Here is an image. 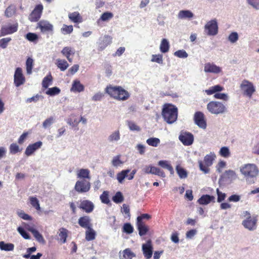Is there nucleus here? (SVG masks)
<instances>
[{"label": "nucleus", "mask_w": 259, "mask_h": 259, "mask_svg": "<svg viewBox=\"0 0 259 259\" xmlns=\"http://www.w3.org/2000/svg\"><path fill=\"white\" fill-rule=\"evenodd\" d=\"M240 170L246 182L249 184L254 183V180L259 172L257 166L252 163L244 164L240 167Z\"/></svg>", "instance_id": "nucleus-1"}, {"label": "nucleus", "mask_w": 259, "mask_h": 259, "mask_svg": "<svg viewBox=\"0 0 259 259\" xmlns=\"http://www.w3.org/2000/svg\"><path fill=\"white\" fill-rule=\"evenodd\" d=\"M17 214L21 218V219L27 220V221H31L32 220V217L29 215L25 213L24 211L22 210H18L17 211Z\"/></svg>", "instance_id": "nucleus-54"}, {"label": "nucleus", "mask_w": 259, "mask_h": 259, "mask_svg": "<svg viewBox=\"0 0 259 259\" xmlns=\"http://www.w3.org/2000/svg\"><path fill=\"white\" fill-rule=\"evenodd\" d=\"M38 27L40 29L42 32H46L49 31H53V26L49 22L46 21H41L38 24Z\"/></svg>", "instance_id": "nucleus-23"}, {"label": "nucleus", "mask_w": 259, "mask_h": 259, "mask_svg": "<svg viewBox=\"0 0 259 259\" xmlns=\"http://www.w3.org/2000/svg\"><path fill=\"white\" fill-rule=\"evenodd\" d=\"M215 157V154L213 152H210L209 154H207L204 158L203 162L201 160L198 161L200 169L204 174L209 173L208 167L212 164Z\"/></svg>", "instance_id": "nucleus-6"}, {"label": "nucleus", "mask_w": 259, "mask_h": 259, "mask_svg": "<svg viewBox=\"0 0 259 259\" xmlns=\"http://www.w3.org/2000/svg\"><path fill=\"white\" fill-rule=\"evenodd\" d=\"M222 68L213 63H206L204 64V71L205 73L218 74L222 72Z\"/></svg>", "instance_id": "nucleus-18"}, {"label": "nucleus", "mask_w": 259, "mask_h": 259, "mask_svg": "<svg viewBox=\"0 0 259 259\" xmlns=\"http://www.w3.org/2000/svg\"><path fill=\"white\" fill-rule=\"evenodd\" d=\"M79 208L84 210L86 212L90 213L93 210L94 205L93 202L89 200H83L80 202Z\"/></svg>", "instance_id": "nucleus-22"}, {"label": "nucleus", "mask_w": 259, "mask_h": 259, "mask_svg": "<svg viewBox=\"0 0 259 259\" xmlns=\"http://www.w3.org/2000/svg\"><path fill=\"white\" fill-rule=\"evenodd\" d=\"M33 65V60L29 57L26 61V72L28 74L32 73V69Z\"/></svg>", "instance_id": "nucleus-44"}, {"label": "nucleus", "mask_w": 259, "mask_h": 259, "mask_svg": "<svg viewBox=\"0 0 259 259\" xmlns=\"http://www.w3.org/2000/svg\"><path fill=\"white\" fill-rule=\"evenodd\" d=\"M18 24L16 23L13 24H9L3 25L0 30V37L9 34H13L17 31Z\"/></svg>", "instance_id": "nucleus-11"}, {"label": "nucleus", "mask_w": 259, "mask_h": 259, "mask_svg": "<svg viewBox=\"0 0 259 259\" xmlns=\"http://www.w3.org/2000/svg\"><path fill=\"white\" fill-rule=\"evenodd\" d=\"M31 233L38 242L42 243H44L45 242V240L42 235L36 229L32 230V232Z\"/></svg>", "instance_id": "nucleus-46"}, {"label": "nucleus", "mask_w": 259, "mask_h": 259, "mask_svg": "<svg viewBox=\"0 0 259 259\" xmlns=\"http://www.w3.org/2000/svg\"><path fill=\"white\" fill-rule=\"evenodd\" d=\"M25 82V78L23 74L22 69L17 67L14 73V83L16 87H18L23 84Z\"/></svg>", "instance_id": "nucleus-12"}, {"label": "nucleus", "mask_w": 259, "mask_h": 259, "mask_svg": "<svg viewBox=\"0 0 259 259\" xmlns=\"http://www.w3.org/2000/svg\"><path fill=\"white\" fill-rule=\"evenodd\" d=\"M179 139L184 145L190 146L193 143L194 136L189 132H181L179 136Z\"/></svg>", "instance_id": "nucleus-13"}, {"label": "nucleus", "mask_w": 259, "mask_h": 259, "mask_svg": "<svg viewBox=\"0 0 259 259\" xmlns=\"http://www.w3.org/2000/svg\"><path fill=\"white\" fill-rule=\"evenodd\" d=\"M194 120L195 123L199 127L204 130L206 128V122L204 118V115L202 112L200 111L195 112L194 116Z\"/></svg>", "instance_id": "nucleus-16"}, {"label": "nucleus", "mask_w": 259, "mask_h": 259, "mask_svg": "<svg viewBox=\"0 0 259 259\" xmlns=\"http://www.w3.org/2000/svg\"><path fill=\"white\" fill-rule=\"evenodd\" d=\"M120 139V133L118 130L112 132L107 138V140L110 143H117Z\"/></svg>", "instance_id": "nucleus-27"}, {"label": "nucleus", "mask_w": 259, "mask_h": 259, "mask_svg": "<svg viewBox=\"0 0 259 259\" xmlns=\"http://www.w3.org/2000/svg\"><path fill=\"white\" fill-rule=\"evenodd\" d=\"M61 92V90L58 87H55L51 88H49L46 91V94L53 96L59 94Z\"/></svg>", "instance_id": "nucleus-49"}, {"label": "nucleus", "mask_w": 259, "mask_h": 259, "mask_svg": "<svg viewBox=\"0 0 259 259\" xmlns=\"http://www.w3.org/2000/svg\"><path fill=\"white\" fill-rule=\"evenodd\" d=\"M105 92L111 97L119 101H125L130 96L127 91L119 86H108L105 89Z\"/></svg>", "instance_id": "nucleus-2"}, {"label": "nucleus", "mask_w": 259, "mask_h": 259, "mask_svg": "<svg viewBox=\"0 0 259 259\" xmlns=\"http://www.w3.org/2000/svg\"><path fill=\"white\" fill-rule=\"evenodd\" d=\"M29 200L31 205L35 208L37 210H40V207L38 200L34 197H30Z\"/></svg>", "instance_id": "nucleus-48"}, {"label": "nucleus", "mask_w": 259, "mask_h": 259, "mask_svg": "<svg viewBox=\"0 0 259 259\" xmlns=\"http://www.w3.org/2000/svg\"><path fill=\"white\" fill-rule=\"evenodd\" d=\"M42 145V143L41 141H38L29 145L26 148L25 154L27 156L31 155L36 150L39 149Z\"/></svg>", "instance_id": "nucleus-20"}, {"label": "nucleus", "mask_w": 259, "mask_h": 259, "mask_svg": "<svg viewBox=\"0 0 259 259\" xmlns=\"http://www.w3.org/2000/svg\"><path fill=\"white\" fill-rule=\"evenodd\" d=\"M130 171V169L123 170L117 174V180L118 182L122 184L124 179L127 177L128 173Z\"/></svg>", "instance_id": "nucleus-40"}, {"label": "nucleus", "mask_w": 259, "mask_h": 259, "mask_svg": "<svg viewBox=\"0 0 259 259\" xmlns=\"http://www.w3.org/2000/svg\"><path fill=\"white\" fill-rule=\"evenodd\" d=\"M17 231L25 239H30V236L29 234L21 227L17 228Z\"/></svg>", "instance_id": "nucleus-61"}, {"label": "nucleus", "mask_w": 259, "mask_h": 259, "mask_svg": "<svg viewBox=\"0 0 259 259\" xmlns=\"http://www.w3.org/2000/svg\"><path fill=\"white\" fill-rule=\"evenodd\" d=\"M219 154L225 158L229 157L230 152L229 148L226 146L222 147L219 151Z\"/></svg>", "instance_id": "nucleus-52"}, {"label": "nucleus", "mask_w": 259, "mask_h": 259, "mask_svg": "<svg viewBox=\"0 0 259 259\" xmlns=\"http://www.w3.org/2000/svg\"><path fill=\"white\" fill-rule=\"evenodd\" d=\"M207 110L212 114H223L227 111L226 106L219 101H210L207 104Z\"/></svg>", "instance_id": "nucleus-4"}, {"label": "nucleus", "mask_w": 259, "mask_h": 259, "mask_svg": "<svg viewBox=\"0 0 259 259\" xmlns=\"http://www.w3.org/2000/svg\"><path fill=\"white\" fill-rule=\"evenodd\" d=\"M11 37H5L0 39V48L4 49H6L8 44L11 41Z\"/></svg>", "instance_id": "nucleus-58"}, {"label": "nucleus", "mask_w": 259, "mask_h": 259, "mask_svg": "<svg viewBox=\"0 0 259 259\" xmlns=\"http://www.w3.org/2000/svg\"><path fill=\"white\" fill-rule=\"evenodd\" d=\"M169 49V43L167 39L163 38L160 45V50L163 53H167Z\"/></svg>", "instance_id": "nucleus-32"}, {"label": "nucleus", "mask_w": 259, "mask_h": 259, "mask_svg": "<svg viewBox=\"0 0 259 259\" xmlns=\"http://www.w3.org/2000/svg\"><path fill=\"white\" fill-rule=\"evenodd\" d=\"M91 220L88 216H83L78 219V224L83 228L88 229L92 227Z\"/></svg>", "instance_id": "nucleus-25"}, {"label": "nucleus", "mask_w": 259, "mask_h": 259, "mask_svg": "<svg viewBox=\"0 0 259 259\" xmlns=\"http://www.w3.org/2000/svg\"><path fill=\"white\" fill-rule=\"evenodd\" d=\"M124 200L123 196L120 192L116 193L114 196L112 197V200L116 203H120Z\"/></svg>", "instance_id": "nucleus-50"}, {"label": "nucleus", "mask_w": 259, "mask_h": 259, "mask_svg": "<svg viewBox=\"0 0 259 259\" xmlns=\"http://www.w3.org/2000/svg\"><path fill=\"white\" fill-rule=\"evenodd\" d=\"M204 31L207 35L214 36L218 33V25L216 19L207 22L204 26Z\"/></svg>", "instance_id": "nucleus-8"}, {"label": "nucleus", "mask_w": 259, "mask_h": 259, "mask_svg": "<svg viewBox=\"0 0 259 259\" xmlns=\"http://www.w3.org/2000/svg\"><path fill=\"white\" fill-rule=\"evenodd\" d=\"M25 38L29 41L36 43L38 39V36L35 33L28 32L26 34Z\"/></svg>", "instance_id": "nucleus-42"}, {"label": "nucleus", "mask_w": 259, "mask_h": 259, "mask_svg": "<svg viewBox=\"0 0 259 259\" xmlns=\"http://www.w3.org/2000/svg\"><path fill=\"white\" fill-rule=\"evenodd\" d=\"M74 50L70 47H65L61 51V53L66 58H68L71 55H74Z\"/></svg>", "instance_id": "nucleus-43"}, {"label": "nucleus", "mask_w": 259, "mask_h": 259, "mask_svg": "<svg viewBox=\"0 0 259 259\" xmlns=\"http://www.w3.org/2000/svg\"><path fill=\"white\" fill-rule=\"evenodd\" d=\"M174 55L180 58H186L188 55L184 50H178L174 53Z\"/></svg>", "instance_id": "nucleus-60"}, {"label": "nucleus", "mask_w": 259, "mask_h": 259, "mask_svg": "<svg viewBox=\"0 0 259 259\" xmlns=\"http://www.w3.org/2000/svg\"><path fill=\"white\" fill-rule=\"evenodd\" d=\"M53 81V77L50 73L45 77L42 81V86L45 89H47L48 87L52 84Z\"/></svg>", "instance_id": "nucleus-39"}, {"label": "nucleus", "mask_w": 259, "mask_h": 259, "mask_svg": "<svg viewBox=\"0 0 259 259\" xmlns=\"http://www.w3.org/2000/svg\"><path fill=\"white\" fill-rule=\"evenodd\" d=\"M73 28L72 25H67L64 24L62 28L61 29V31L63 34H69L72 33Z\"/></svg>", "instance_id": "nucleus-51"}, {"label": "nucleus", "mask_w": 259, "mask_h": 259, "mask_svg": "<svg viewBox=\"0 0 259 259\" xmlns=\"http://www.w3.org/2000/svg\"><path fill=\"white\" fill-rule=\"evenodd\" d=\"M123 256L125 259H132L136 257V254L131 249L126 248L123 251Z\"/></svg>", "instance_id": "nucleus-45"}, {"label": "nucleus", "mask_w": 259, "mask_h": 259, "mask_svg": "<svg viewBox=\"0 0 259 259\" xmlns=\"http://www.w3.org/2000/svg\"><path fill=\"white\" fill-rule=\"evenodd\" d=\"M0 249L2 250L7 251H13L14 249V245L11 243H5L4 241L0 242Z\"/></svg>", "instance_id": "nucleus-34"}, {"label": "nucleus", "mask_w": 259, "mask_h": 259, "mask_svg": "<svg viewBox=\"0 0 259 259\" xmlns=\"http://www.w3.org/2000/svg\"><path fill=\"white\" fill-rule=\"evenodd\" d=\"M143 171L146 174L157 175L161 178H165V173L162 170L152 165L145 166L143 169Z\"/></svg>", "instance_id": "nucleus-15"}, {"label": "nucleus", "mask_w": 259, "mask_h": 259, "mask_svg": "<svg viewBox=\"0 0 259 259\" xmlns=\"http://www.w3.org/2000/svg\"><path fill=\"white\" fill-rule=\"evenodd\" d=\"M160 141L157 138H150L147 140L146 143L151 146L157 147L160 143Z\"/></svg>", "instance_id": "nucleus-47"}, {"label": "nucleus", "mask_w": 259, "mask_h": 259, "mask_svg": "<svg viewBox=\"0 0 259 259\" xmlns=\"http://www.w3.org/2000/svg\"><path fill=\"white\" fill-rule=\"evenodd\" d=\"M112 38L108 35H105L99 39V47L101 50H104L106 47L112 42Z\"/></svg>", "instance_id": "nucleus-21"}, {"label": "nucleus", "mask_w": 259, "mask_h": 259, "mask_svg": "<svg viewBox=\"0 0 259 259\" xmlns=\"http://www.w3.org/2000/svg\"><path fill=\"white\" fill-rule=\"evenodd\" d=\"M96 232L91 227L87 229L85 231V239L88 241H92L95 239Z\"/></svg>", "instance_id": "nucleus-31"}, {"label": "nucleus", "mask_w": 259, "mask_h": 259, "mask_svg": "<svg viewBox=\"0 0 259 259\" xmlns=\"http://www.w3.org/2000/svg\"><path fill=\"white\" fill-rule=\"evenodd\" d=\"M240 88L243 95L249 98H251L255 92V87L253 83L246 79L242 81Z\"/></svg>", "instance_id": "nucleus-7"}, {"label": "nucleus", "mask_w": 259, "mask_h": 259, "mask_svg": "<svg viewBox=\"0 0 259 259\" xmlns=\"http://www.w3.org/2000/svg\"><path fill=\"white\" fill-rule=\"evenodd\" d=\"M68 17L69 19L74 23H80L82 21V18L78 12L69 13Z\"/></svg>", "instance_id": "nucleus-29"}, {"label": "nucleus", "mask_w": 259, "mask_h": 259, "mask_svg": "<svg viewBox=\"0 0 259 259\" xmlns=\"http://www.w3.org/2000/svg\"><path fill=\"white\" fill-rule=\"evenodd\" d=\"M90 171L88 169L81 168L78 170L77 177L80 179H87L90 180L91 177L90 176Z\"/></svg>", "instance_id": "nucleus-30"}, {"label": "nucleus", "mask_w": 259, "mask_h": 259, "mask_svg": "<svg viewBox=\"0 0 259 259\" xmlns=\"http://www.w3.org/2000/svg\"><path fill=\"white\" fill-rule=\"evenodd\" d=\"M177 17L179 19L191 20L194 17V14L190 10H181L179 11Z\"/></svg>", "instance_id": "nucleus-26"}, {"label": "nucleus", "mask_w": 259, "mask_h": 259, "mask_svg": "<svg viewBox=\"0 0 259 259\" xmlns=\"http://www.w3.org/2000/svg\"><path fill=\"white\" fill-rule=\"evenodd\" d=\"M236 178L235 172L232 170H226L223 173L219 180L220 182H229Z\"/></svg>", "instance_id": "nucleus-19"}, {"label": "nucleus", "mask_w": 259, "mask_h": 259, "mask_svg": "<svg viewBox=\"0 0 259 259\" xmlns=\"http://www.w3.org/2000/svg\"><path fill=\"white\" fill-rule=\"evenodd\" d=\"M120 155H117L113 158L112 160V164L114 167H117L122 164L123 162L120 159Z\"/></svg>", "instance_id": "nucleus-64"}, {"label": "nucleus", "mask_w": 259, "mask_h": 259, "mask_svg": "<svg viewBox=\"0 0 259 259\" xmlns=\"http://www.w3.org/2000/svg\"><path fill=\"white\" fill-rule=\"evenodd\" d=\"M142 251L146 259L151 258L153 252V247L150 240H148L145 243L142 244Z\"/></svg>", "instance_id": "nucleus-14"}, {"label": "nucleus", "mask_w": 259, "mask_h": 259, "mask_svg": "<svg viewBox=\"0 0 259 259\" xmlns=\"http://www.w3.org/2000/svg\"><path fill=\"white\" fill-rule=\"evenodd\" d=\"M223 90L224 88L221 85L218 84L214 86H212L210 87L208 89L205 90L204 91V92L207 95H211L214 94V97L215 98L227 101L229 99L228 95L225 93H219Z\"/></svg>", "instance_id": "nucleus-5"}, {"label": "nucleus", "mask_w": 259, "mask_h": 259, "mask_svg": "<svg viewBox=\"0 0 259 259\" xmlns=\"http://www.w3.org/2000/svg\"><path fill=\"white\" fill-rule=\"evenodd\" d=\"M127 125L129 129L132 131L139 132L141 130L140 127L132 121H128Z\"/></svg>", "instance_id": "nucleus-62"}, {"label": "nucleus", "mask_w": 259, "mask_h": 259, "mask_svg": "<svg viewBox=\"0 0 259 259\" xmlns=\"http://www.w3.org/2000/svg\"><path fill=\"white\" fill-rule=\"evenodd\" d=\"M239 39L238 34L236 32H231L228 36V40L232 44H234Z\"/></svg>", "instance_id": "nucleus-53"}, {"label": "nucleus", "mask_w": 259, "mask_h": 259, "mask_svg": "<svg viewBox=\"0 0 259 259\" xmlns=\"http://www.w3.org/2000/svg\"><path fill=\"white\" fill-rule=\"evenodd\" d=\"M153 62H156L159 64L163 63V57L161 54L152 55L151 60Z\"/></svg>", "instance_id": "nucleus-59"}, {"label": "nucleus", "mask_w": 259, "mask_h": 259, "mask_svg": "<svg viewBox=\"0 0 259 259\" xmlns=\"http://www.w3.org/2000/svg\"><path fill=\"white\" fill-rule=\"evenodd\" d=\"M59 236L61 243H65L66 242V239L68 236V230L64 228H60L59 229Z\"/></svg>", "instance_id": "nucleus-35"}, {"label": "nucleus", "mask_w": 259, "mask_h": 259, "mask_svg": "<svg viewBox=\"0 0 259 259\" xmlns=\"http://www.w3.org/2000/svg\"><path fill=\"white\" fill-rule=\"evenodd\" d=\"M176 170L180 179H186L188 177V172L186 170L180 165H177Z\"/></svg>", "instance_id": "nucleus-38"}, {"label": "nucleus", "mask_w": 259, "mask_h": 259, "mask_svg": "<svg viewBox=\"0 0 259 259\" xmlns=\"http://www.w3.org/2000/svg\"><path fill=\"white\" fill-rule=\"evenodd\" d=\"M122 229L123 232L128 234L132 233L134 231L133 227L128 223L124 224Z\"/></svg>", "instance_id": "nucleus-56"}, {"label": "nucleus", "mask_w": 259, "mask_h": 259, "mask_svg": "<svg viewBox=\"0 0 259 259\" xmlns=\"http://www.w3.org/2000/svg\"><path fill=\"white\" fill-rule=\"evenodd\" d=\"M56 65L61 71H65L69 66V64L65 60L58 59L57 60Z\"/></svg>", "instance_id": "nucleus-37"}, {"label": "nucleus", "mask_w": 259, "mask_h": 259, "mask_svg": "<svg viewBox=\"0 0 259 259\" xmlns=\"http://www.w3.org/2000/svg\"><path fill=\"white\" fill-rule=\"evenodd\" d=\"M84 87L81 84L79 80L76 79L73 80L72 87L70 89L71 92L74 93H80L84 91Z\"/></svg>", "instance_id": "nucleus-24"}, {"label": "nucleus", "mask_w": 259, "mask_h": 259, "mask_svg": "<svg viewBox=\"0 0 259 259\" xmlns=\"http://www.w3.org/2000/svg\"><path fill=\"white\" fill-rule=\"evenodd\" d=\"M100 199L102 203L108 204L110 203V200L108 197V192L107 191H104L100 195Z\"/></svg>", "instance_id": "nucleus-57"}, {"label": "nucleus", "mask_w": 259, "mask_h": 259, "mask_svg": "<svg viewBox=\"0 0 259 259\" xmlns=\"http://www.w3.org/2000/svg\"><path fill=\"white\" fill-rule=\"evenodd\" d=\"M158 164L161 167L166 168L168 170L171 174L174 173L173 167L170 165L169 161L167 160H160L158 161Z\"/></svg>", "instance_id": "nucleus-36"}, {"label": "nucleus", "mask_w": 259, "mask_h": 259, "mask_svg": "<svg viewBox=\"0 0 259 259\" xmlns=\"http://www.w3.org/2000/svg\"><path fill=\"white\" fill-rule=\"evenodd\" d=\"M137 225L139 235L142 236L146 235L149 230L148 227L146 226L144 223H140L137 222Z\"/></svg>", "instance_id": "nucleus-33"}, {"label": "nucleus", "mask_w": 259, "mask_h": 259, "mask_svg": "<svg viewBox=\"0 0 259 259\" xmlns=\"http://www.w3.org/2000/svg\"><path fill=\"white\" fill-rule=\"evenodd\" d=\"M162 115L164 121L168 124H172L177 119L178 108L170 104H165L162 109Z\"/></svg>", "instance_id": "nucleus-3"}, {"label": "nucleus", "mask_w": 259, "mask_h": 259, "mask_svg": "<svg viewBox=\"0 0 259 259\" xmlns=\"http://www.w3.org/2000/svg\"><path fill=\"white\" fill-rule=\"evenodd\" d=\"M54 119L53 117H50L46 119L42 123V126L44 128L50 127L54 123Z\"/></svg>", "instance_id": "nucleus-63"}, {"label": "nucleus", "mask_w": 259, "mask_h": 259, "mask_svg": "<svg viewBox=\"0 0 259 259\" xmlns=\"http://www.w3.org/2000/svg\"><path fill=\"white\" fill-rule=\"evenodd\" d=\"M91 188V183L85 180L77 181L75 185L74 189L79 193H86Z\"/></svg>", "instance_id": "nucleus-10"}, {"label": "nucleus", "mask_w": 259, "mask_h": 259, "mask_svg": "<svg viewBox=\"0 0 259 259\" xmlns=\"http://www.w3.org/2000/svg\"><path fill=\"white\" fill-rule=\"evenodd\" d=\"M43 10L42 5H37L32 11L29 16V19L31 22H36L40 18L41 13Z\"/></svg>", "instance_id": "nucleus-17"}, {"label": "nucleus", "mask_w": 259, "mask_h": 259, "mask_svg": "<svg viewBox=\"0 0 259 259\" xmlns=\"http://www.w3.org/2000/svg\"><path fill=\"white\" fill-rule=\"evenodd\" d=\"M215 197L209 195H203L198 200V202L201 205H207L210 202H214Z\"/></svg>", "instance_id": "nucleus-28"}, {"label": "nucleus", "mask_w": 259, "mask_h": 259, "mask_svg": "<svg viewBox=\"0 0 259 259\" xmlns=\"http://www.w3.org/2000/svg\"><path fill=\"white\" fill-rule=\"evenodd\" d=\"M113 15L112 13L110 12H105L102 14L100 18L97 21L99 23L100 20L106 21L113 17Z\"/></svg>", "instance_id": "nucleus-55"}, {"label": "nucleus", "mask_w": 259, "mask_h": 259, "mask_svg": "<svg viewBox=\"0 0 259 259\" xmlns=\"http://www.w3.org/2000/svg\"><path fill=\"white\" fill-rule=\"evenodd\" d=\"M16 8L14 5L9 6L5 10V15L6 17L10 18L12 17L16 13Z\"/></svg>", "instance_id": "nucleus-41"}, {"label": "nucleus", "mask_w": 259, "mask_h": 259, "mask_svg": "<svg viewBox=\"0 0 259 259\" xmlns=\"http://www.w3.org/2000/svg\"><path fill=\"white\" fill-rule=\"evenodd\" d=\"M245 213L249 215L247 218L243 221L242 225L243 227L249 231H253L256 228L257 219L255 217H251L250 213L247 211Z\"/></svg>", "instance_id": "nucleus-9"}]
</instances>
